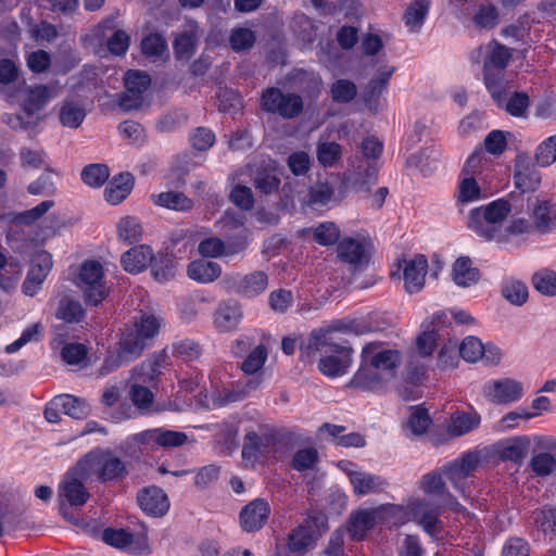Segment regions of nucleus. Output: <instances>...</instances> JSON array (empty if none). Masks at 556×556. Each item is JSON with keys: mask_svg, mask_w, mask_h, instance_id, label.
Masks as SVG:
<instances>
[{"mask_svg": "<svg viewBox=\"0 0 556 556\" xmlns=\"http://www.w3.org/2000/svg\"><path fill=\"white\" fill-rule=\"evenodd\" d=\"M305 349L307 355L320 356L317 367L330 378L343 376L352 364L353 349L345 342L336 341L329 333L313 331Z\"/></svg>", "mask_w": 556, "mask_h": 556, "instance_id": "nucleus-1", "label": "nucleus"}, {"mask_svg": "<svg viewBox=\"0 0 556 556\" xmlns=\"http://www.w3.org/2000/svg\"><path fill=\"white\" fill-rule=\"evenodd\" d=\"M78 473L99 483L121 482L129 475V463L111 448L97 447L77 462Z\"/></svg>", "mask_w": 556, "mask_h": 556, "instance_id": "nucleus-2", "label": "nucleus"}, {"mask_svg": "<svg viewBox=\"0 0 556 556\" xmlns=\"http://www.w3.org/2000/svg\"><path fill=\"white\" fill-rule=\"evenodd\" d=\"M163 318L151 312L140 311L131 323L125 325L118 345L128 359L138 358L157 337Z\"/></svg>", "mask_w": 556, "mask_h": 556, "instance_id": "nucleus-3", "label": "nucleus"}, {"mask_svg": "<svg viewBox=\"0 0 556 556\" xmlns=\"http://www.w3.org/2000/svg\"><path fill=\"white\" fill-rule=\"evenodd\" d=\"M483 56V80L494 101H502L504 71L511 58L510 50L496 40H491L485 47H479L471 54V60L479 63Z\"/></svg>", "mask_w": 556, "mask_h": 556, "instance_id": "nucleus-4", "label": "nucleus"}, {"mask_svg": "<svg viewBox=\"0 0 556 556\" xmlns=\"http://www.w3.org/2000/svg\"><path fill=\"white\" fill-rule=\"evenodd\" d=\"M511 212V204L505 199H497L484 206L472 208L469 212L467 227L480 238L502 240L503 224Z\"/></svg>", "mask_w": 556, "mask_h": 556, "instance_id": "nucleus-5", "label": "nucleus"}, {"mask_svg": "<svg viewBox=\"0 0 556 556\" xmlns=\"http://www.w3.org/2000/svg\"><path fill=\"white\" fill-rule=\"evenodd\" d=\"M403 515L400 505L384 504L374 508H361L350 514L345 530L353 541H363L377 526H395V518Z\"/></svg>", "mask_w": 556, "mask_h": 556, "instance_id": "nucleus-6", "label": "nucleus"}, {"mask_svg": "<svg viewBox=\"0 0 556 556\" xmlns=\"http://www.w3.org/2000/svg\"><path fill=\"white\" fill-rule=\"evenodd\" d=\"M51 98V90L47 86H26L21 91V109L23 114L3 113L1 119L12 129L31 130L36 127L39 119L37 113L46 106Z\"/></svg>", "mask_w": 556, "mask_h": 556, "instance_id": "nucleus-7", "label": "nucleus"}, {"mask_svg": "<svg viewBox=\"0 0 556 556\" xmlns=\"http://www.w3.org/2000/svg\"><path fill=\"white\" fill-rule=\"evenodd\" d=\"M403 515L395 518L396 525L404 522V518L418 523L426 533L432 538H438L444 532V523L439 518V507L427 500H412L403 507Z\"/></svg>", "mask_w": 556, "mask_h": 556, "instance_id": "nucleus-8", "label": "nucleus"}, {"mask_svg": "<svg viewBox=\"0 0 556 556\" xmlns=\"http://www.w3.org/2000/svg\"><path fill=\"white\" fill-rule=\"evenodd\" d=\"M261 108L267 113L292 119L303 112L304 103L298 93L283 92L279 88L269 87L262 93Z\"/></svg>", "mask_w": 556, "mask_h": 556, "instance_id": "nucleus-9", "label": "nucleus"}, {"mask_svg": "<svg viewBox=\"0 0 556 556\" xmlns=\"http://www.w3.org/2000/svg\"><path fill=\"white\" fill-rule=\"evenodd\" d=\"M87 480L78 473L77 465L64 475L58 489L60 509L64 517H67V507L80 508L89 500L90 493L84 484Z\"/></svg>", "mask_w": 556, "mask_h": 556, "instance_id": "nucleus-10", "label": "nucleus"}, {"mask_svg": "<svg viewBox=\"0 0 556 556\" xmlns=\"http://www.w3.org/2000/svg\"><path fill=\"white\" fill-rule=\"evenodd\" d=\"M103 277V267L99 262L86 261L83 263L79 271V287L88 305L98 306L108 295Z\"/></svg>", "mask_w": 556, "mask_h": 556, "instance_id": "nucleus-11", "label": "nucleus"}, {"mask_svg": "<svg viewBox=\"0 0 556 556\" xmlns=\"http://www.w3.org/2000/svg\"><path fill=\"white\" fill-rule=\"evenodd\" d=\"M480 465L479 454L466 452L460 457L442 467V472L462 495L466 496L469 479Z\"/></svg>", "mask_w": 556, "mask_h": 556, "instance_id": "nucleus-12", "label": "nucleus"}, {"mask_svg": "<svg viewBox=\"0 0 556 556\" xmlns=\"http://www.w3.org/2000/svg\"><path fill=\"white\" fill-rule=\"evenodd\" d=\"M361 358H367L378 371L383 374L386 381L394 377L396 368L402 363L400 352L384 349L381 342L367 343L362 350Z\"/></svg>", "mask_w": 556, "mask_h": 556, "instance_id": "nucleus-13", "label": "nucleus"}, {"mask_svg": "<svg viewBox=\"0 0 556 556\" xmlns=\"http://www.w3.org/2000/svg\"><path fill=\"white\" fill-rule=\"evenodd\" d=\"M523 393V384L510 378L488 381L482 388L484 397L495 404L517 402L522 397Z\"/></svg>", "mask_w": 556, "mask_h": 556, "instance_id": "nucleus-14", "label": "nucleus"}, {"mask_svg": "<svg viewBox=\"0 0 556 556\" xmlns=\"http://www.w3.org/2000/svg\"><path fill=\"white\" fill-rule=\"evenodd\" d=\"M132 441L138 445L154 447H178L184 445L188 437L185 432L168 430L165 428H154L141 431L132 435Z\"/></svg>", "mask_w": 556, "mask_h": 556, "instance_id": "nucleus-15", "label": "nucleus"}, {"mask_svg": "<svg viewBox=\"0 0 556 556\" xmlns=\"http://www.w3.org/2000/svg\"><path fill=\"white\" fill-rule=\"evenodd\" d=\"M393 66L384 65L376 76H374L363 90L362 99L365 106L374 114L380 112L384 106V100L381 99L383 91L387 90L389 81L394 73Z\"/></svg>", "mask_w": 556, "mask_h": 556, "instance_id": "nucleus-16", "label": "nucleus"}, {"mask_svg": "<svg viewBox=\"0 0 556 556\" xmlns=\"http://www.w3.org/2000/svg\"><path fill=\"white\" fill-rule=\"evenodd\" d=\"M225 281L235 293L245 299L258 296L268 287V276L263 270H255L243 276H231Z\"/></svg>", "mask_w": 556, "mask_h": 556, "instance_id": "nucleus-17", "label": "nucleus"}, {"mask_svg": "<svg viewBox=\"0 0 556 556\" xmlns=\"http://www.w3.org/2000/svg\"><path fill=\"white\" fill-rule=\"evenodd\" d=\"M52 255L40 250L36 252L30 262V267L25 281L23 282V292L28 296H34L40 290L52 268Z\"/></svg>", "mask_w": 556, "mask_h": 556, "instance_id": "nucleus-18", "label": "nucleus"}, {"mask_svg": "<svg viewBox=\"0 0 556 556\" xmlns=\"http://www.w3.org/2000/svg\"><path fill=\"white\" fill-rule=\"evenodd\" d=\"M269 515V503L264 498H255L241 508L239 514L240 527L245 532H256L266 525Z\"/></svg>", "mask_w": 556, "mask_h": 556, "instance_id": "nucleus-19", "label": "nucleus"}, {"mask_svg": "<svg viewBox=\"0 0 556 556\" xmlns=\"http://www.w3.org/2000/svg\"><path fill=\"white\" fill-rule=\"evenodd\" d=\"M137 502L141 510L151 517H163L169 509L167 494L156 485L141 489L137 493Z\"/></svg>", "mask_w": 556, "mask_h": 556, "instance_id": "nucleus-20", "label": "nucleus"}, {"mask_svg": "<svg viewBox=\"0 0 556 556\" xmlns=\"http://www.w3.org/2000/svg\"><path fill=\"white\" fill-rule=\"evenodd\" d=\"M275 444L276 438L271 433H257L254 431L248 432L244 437V443L242 446V457L244 460L255 463L269 455L273 452Z\"/></svg>", "mask_w": 556, "mask_h": 556, "instance_id": "nucleus-21", "label": "nucleus"}, {"mask_svg": "<svg viewBox=\"0 0 556 556\" xmlns=\"http://www.w3.org/2000/svg\"><path fill=\"white\" fill-rule=\"evenodd\" d=\"M514 180L521 192L534 191L541 182V174L527 155H518L515 163Z\"/></svg>", "mask_w": 556, "mask_h": 556, "instance_id": "nucleus-22", "label": "nucleus"}, {"mask_svg": "<svg viewBox=\"0 0 556 556\" xmlns=\"http://www.w3.org/2000/svg\"><path fill=\"white\" fill-rule=\"evenodd\" d=\"M386 383L384 376L367 358H361V365L349 386L361 391H377Z\"/></svg>", "mask_w": 556, "mask_h": 556, "instance_id": "nucleus-23", "label": "nucleus"}, {"mask_svg": "<svg viewBox=\"0 0 556 556\" xmlns=\"http://www.w3.org/2000/svg\"><path fill=\"white\" fill-rule=\"evenodd\" d=\"M427 269L428 261L422 254L416 255L409 261H404L403 278L408 293L421 291L425 286Z\"/></svg>", "mask_w": 556, "mask_h": 556, "instance_id": "nucleus-24", "label": "nucleus"}, {"mask_svg": "<svg viewBox=\"0 0 556 556\" xmlns=\"http://www.w3.org/2000/svg\"><path fill=\"white\" fill-rule=\"evenodd\" d=\"M338 257L341 262L359 268L368 263L369 256L363 240L344 238L337 247Z\"/></svg>", "mask_w": 556, "mask_h": 556, "instance_id": "nucleus-25", "label": "nucleus"}, {"mask_svg": "<svg viewBox=\"0 0 556 556\" xmlns=\"http://www.w3.org/2000/svg\"><path fill=\"white\" fill-rule=\"evenodd\" d=\"M532 226L540 233L556 229V204L548 200H536L531 213Z\"/></svg>", "mask_w": 556, "mask_h": 556, "instance_id": "nucleus-26", "label": "nucleus"}, {"mask_svg": "<svg viewBox=\"0 0 556 556\" xmlns=\"http://www.w3.org/2000/svg\"><path fill=\"white\" fill-rule=\"evenodd\" d=\"M243 318L241 305L233 300L223 302L214 314V324L220 332H228L238 327Z\"/></svg>", "mask_w": 556, "mask_h": 556, "instance_id": "nucleus-27", "label": "nucleus"}, {"mask_svg": "<svg viewBox=\"0 0 556 556\" xmlns=\"http://www.w3.org/2000/svg\"><path fill=\"white\" fill-rule=\"evenodd\" d=\"M153 251L147 244H140L126 251L121 262L123 268L130 274H138L143 271L153 261Z\"/></svg>", "mask_w": 556, "mask_h": 556, "instance_id": "nucleus-28", "label": "nucleus"}, {"mask_svg": "<svg viewBox=\"0 0 556 556\" xmlns=\"http://www.w3.org/2000/svg\"><path fill=\"white\" fill-rule=\"evenodd\" d=\"M169 346L159 353H154L150 358L131 369V377L144 376L142 382H154L161 375L162 369L168 365Z\"/></svg>", "mask_w": 556, "mask_h": 556, "instance_id": "nucleus-29", "label": "nucleus"}, {"mask_svg": "<svg viewBox=\"0 0 556 556\" xmlns=\"http://www.w3.org/2000/svg\"><path fill=\"white\" fill-rule=\"evenodd\" d=\"M350 482L357 496L379 493L387 486V481L378 475L361 470L350 473Z\"/></svg>", "mask_w": 556, "mask_h": 556, "instance_id": "nucleus-30", "label": "nucleus"}, {"mask_svg": "<svg viewBox=\"0 0 556 556\" xmlns=\"http://www.w3.org/2000/svg\"><path fill=\"white\" fill-rule=\"evenodd\" d=\"M480 421L481 417L476 410H456L450 417L447 432L454 438L462 437L478 428Z\"/></svg>", "mask_w": 556, "mask_h": 556, "instance_id": "nucleus-31", "label": "nucleus"}, {"mask_svg": "<svg viewBox=\"0 0 556 556\" xmlns=\"http://www.w3.org/2000/svg\"><path fill=\"white\" fill-rule=\"evenodd\" d=\"M445 317L446 314L444 312H438L432 316V320L429 325H426V323L422 324L425 330L416 341L418 352L422 356H429L433 352L437 345V327L440 324H444Z\"/></svg>", "mask_w": 556, "mask_h": 556, "instance_id": "nucleus-32", "label": "nucleus"}, {"mask_svg": "<svg viewBox=\"0 0 556 556\" xmlns=\"http://www.w3.org/2000/svg\"><path fill=\"white\" fill-rule=\"evenodd\" d=\"M134 179L129 173L119 174L104 189V199L112 205L122 203L130 193Z\"/></svg>", "mask_w": 556, "mask_h": 556, "instance_id": "nucleus-33", "label": "nucleus"}, {"mask_svg": "<svg viewBox=\"0 0 556 556\" xmlns=\"http://www.w3.org/2000/svg\"><path fill=\"white\" fill-rule=\"evenodd\" d=\"M150 266L154 280L165 283L175 277L177 261L173 254L159 253L153 255V261L150 263Z\"/></svg>", "mask_w": 556, "mask_h": 556, "instance_id": "nucleus-34", "label": "nucleus"}, {"mask_svg": "<svg viewBox=\"0 0 556 556\" xmlns=\"http://www.w3.org/2000/svg\"><path fill=\"white\" fill-rule=\"evenodd\" d=\"M187 274L192 280L201 283H210L220 276L222 268L216 262L198 260L188 265Z\"/></svg>", "mask_w": 556, "mask_h": 556, "instance_id": "nucleus-35", "label": "nucleus"}, {"mask_svg": "<svg viewBox=\"0 0 556 556\" xmlns=\"http://www.w3.org/2000/svg\"><path fill=\"white\" fill-rule=\"evenodd\" d=\"M452 277L457 286L466 288L478 282L480 273L478 268L472 266L468 256H460L453 265Z\"/></svg>", "mask_w": 556, "mask_h": 556, "instance_id": "nucleus-36", "label": "nucleus"}, {"mask_svg": "<svg viewBox=\"0 0 556 556\" xmlns=\"http://www.w3.org/2000/svg\"><path fill=\"white\" fill-rule=\"evenodd\" d=\"M430 0H415L406 8L403 15L405 26L412 33H419L429 13Z\"/></svg>", "mask_w": 556, "mask_h": 556, "instance_id": "nucleus-37", "label": "nucleus"}, {"mask_svg": "<svg viewBox=\"0 0 556 556\" xmlns=\"http://www.w3.org/2000/svg\"><path fill=\"white\" fill-rule=\"evenodd\" d=\"M530 439L526 435L513 438L501 444L500 458L513 463H520L528 454Z\"/></svg>", "mask_w": 556, "mask_h": 556, "instance_id": "nucleus-38", "label": "nucleus"}, {"mask_svg": "<svg viewBox=\"0 0 556 556\" xmlns=\"http://www.w3.org/2000/svg\"><path fill=\"white\" fill-rule=\"evenodd\" d=\"M54 405L61 406L62 414L74 419H84L90 413V407L85 400L71 394L54 396Z\"/></svg>", "mask_w": 556, "mask_h": 556, "instance_id": "nucleus-39", "label": "nucleus"}, {"mask_svg": "<svg viewBox=\"0 0 556 556\" xmlns=\"http://www.w3.org/2000/svg\"><path fill=\"white\" fill-rule=\"evenodd\" d=\"M151 199L155 205L174 211L187 212L193 207V201L179 191H167L161 192L160 194H152Z\"/></svg>", "mask_w": 556, "mask_h": 556, "instance_id": "nucleus-40", "label": "nucleus"}, {"mask_svg": "<svg viewBox=\"0 0 556 556\" xmlns=\"http://www.w3.org/2000/svg\"><path fill=\"white\" fill-rule=\"evenodd\" d=\"M345 428L343 426H337L332 424H324L320 428V432H327L334 440L336 445L343 447H362L365 445V438L358 432H350L348 434H341Z\"/></svg>", "mask_w": 556, "mask_h": 556, "instance_id": "nucleus-41", "label": "nucleus"}, {"mask_svg": "<svg viewBox=\"0 0 556 556\" xmlns=\"http://www.w3.org/2000/svg\"><path fill=\"white\" fill-rule=\"evenodd\" d=\"M508 81L503 83V94L502 101H495L500 108H504L505 111L513 116H522L529 106V97L525 92H514L508 97Z\"/></svg>", "mask_w": 556, "mask_h": 556, "instance_id": "nucleus-42", "label": "nucleus"}, {"mask_svg": "<svg viewBox=\"0 0 556 556\" xmlns=\"http://www.w3.org/2000/svg\"><path fill=\"white\" fill-rule=\"evenodd\" d=\"M143 378L144 376L131 377L134 382L129 390V397L132 404L140 410L150 408L154 401L152 391L146 386L152 382H142L141 379Z\"/></svg>", "mask_w": 556, "mask_h": 556, "instance_id": "nucleus-43", "label": "nucleus"}, {"mask_svg": "<svg viewBox=\"0 0 556 556\" xmlns=\"http://www.w3.org/2000/svg\"><path fill=\"white\" fill-rule=\"evenodd\" d=\"M55 316L68 324L79 323L85 316V311L79 301L63 296L59 302Z\"/></svg>", "mask_w": 556, "mask_h": 556, "instance_id": "nucleus-44", "label": "nucleus"}, {"mask_svg": "<svg viewBox=\"0 0 556 556\" xmlns=\"http://www.w3.org/2000/svg\"><path fill=\"white\" fill-rule=\"evenodd\" d=\"M117 236L126 244H134L141 239L142 227L138 218L125 216L117 223Z\"/></svg>", "mask_w": 556, "mask_h": 556, "instance_id": "nucleus-45", "label": "nucleus"}, {"mask_svg": "<svg viewBox=\"0 0 556 556\" xmlns=\"http://www.w3.org/2000/svg\"><path fill=\"white\" fill-rule=\"evenodd\" d=\"M85 116L84 108L75 101H65L59 112L61 124L70 128H77L83 123Z\"/></svg>", "mask_w": 556, "mask_h": 556, "instance_id": "nucleus-46", "label": "nucleus"}, {"mask_svg": "<svg viewBox=\"0 0 556 556\" xmlns=\"http://www.w3.org/2000/svg\"><path fill=\"white\" fill-rule=\"evenodd\" d=\"M169 350L173 356L184 362H192L198 359L202 353L200 344L190 339H184L174 342L169 346Z\"/></svg>", "mask_w": 556, "mask_h": 556, "instance_id": "nucleus-47", "label": "nucleus"}, {"mask_svg": "<svg viewBox=\"0 0 556 556\" xmlns=\"http://www.w3.org/2000/svg\"><path fill=\"white\" fill-rule=\"evenodd\" d=\"M267 357L268 351L266 346L258 344L248 353L245 359L241 364V370L247 375H254L262 369Z\"/></svg>", "mask_w": 556, "mask_h": 556, "instance_id": "nucleus-48", "label": "nucleus"}, {"mask_svg": "<svg viewBox=\"0 0 556 556\" xmlns=\"http://www.w3.org/2000/svg\"><path fill=\"white\" fill-rule=\"evenodd\" d=\"M330 94L337 103H350L357 94V87L352 80L338 79L331 85Z\"/></svg>", "mask_w": 556, "mask_h": 556, "instance_id": "nucleus-49", "label": "nucleus"}, {"mask_svg": "<svg viewBox=\"0 0 556 556\" xmlns=\"http://www.w3.org/2000/svg\"><path fill=\"white\" fill-rule=\"evenodd\" d=\"M197 38L192 33L184 31L178 35L174 42V53L177 60L188 61L195 52Z\"/></svg>", "mask_w": 556, "mask_h": 556, "instance_id": "nucleus-50", "label": "nucleus"}, {"mask_svg": "<svg viewBox=\"0 0 556 556\" xmlns=\"http://www.w3.org/2000/svg\"><path fill=\"white\" fill-rule=\"evenodd\" d=\"M314 543V535L309 526L301 525L289 534V548L292 552H303Z\"/></svg>", "mask_w": 556, "mask_h": 556, "instance_id": "nucleus-51", "label": "nucleus"}, {"mask_svg": "<svg viewBox=\"0 0 556 556\" xmlns=\"http://www.w3.org/2000/svg\"><path fill=\"white\" fill-rule=\"evenodd\" d=\"M110 176L109 167L104 164H89L81 170L83 181L92 187H101Z\"/></svg>", "mask_w": 556, "mask_h": 556, "instance_id": "nucleus-52", "label": "nucleus"}, {"mask_svg": "<svg viewBox=\"0 0 556 556\" xmlns=\"http://www.w3.org/2000/svg\"><path fill=\"white\" fill-rule=\"evenodd\" d=\"M532 283L536 291L544 295H556V273L551 269H542L533 274Z\"/></svg>", "mask_w": 556, "mask_h": 556, "instance_id": "nucleus-53", "label": "nucleus"}, {"mask_svg": "<svg viewBox=\"0 0 556 556\" xmlns=\"http://www.w3.org/2000/svg\"><path fill=\"white\" fill-rule=\"evenodd\" d=\"M255 34L250 28L237 27L231 30L229 43L233 51L250 50L255 43Z\"/></svg>", "mask_w": 556, "mask_h": 556, "instance_id": "nucleus-54", "label": "nucleus"}, {"mask_svg": "<svg viewBox=\"0 0 556 556\" xmlns=\"http://www.w3.org/2000/svg\"><path fill=\"white\" fill-rule=\"evenodd\" d=\"M334 189L326 181H318L309 188L308 204L314 207L326 206L332 199Z\"/></svg>", "mask_w": 556, "mask_h": 556, "instance_id": "nucleus-55", "label": "nucleus"}, {"mask_svg": "<svg viewBox=\"0 0 556 556\" xmlns=\"http://www.w3.org/2000/svg\"><path fill=\"white\" fill-rule=\"evenodd\" d=\"M534 523L545 534L551 533L556 536V507L545 506L533 513Z\"/></svg>", "mask_w": 556, "mask_h": 556, "instance_id": "nucleus-56", "label": "nucleus"}, {"mask_svg": "<svg viewBox=\"0 0 556 556\" xmlns=\"http://www.w3.org/2000/svg\"><path fill=\"white\" fill-rule=\"evenodd\" d=\"M342 156V148L334 141L320 142L317 146L318 162L325 167L333 166Z\"/></svg>", "mask_w": 556, "mask_h": 556, "instance_id": "nucleus-57", "label": "nucleus"}, {"mask_svg": "<svg viewBox=\"0 0 556 556\" xmlns=\"http://www.w3.org/2000/svg\"><path fill=\"white\" fill-rule=\"evenodd\" d=\"M503 296L514 305H522L528 299V287L519 280H508L502 288Z\"/></svg>", "mask_w": 556, "mask_h": 556, "instance_id": "nucleus-58", "label": "nucleus"}, {"mask_svg": "<svg viewBox=\"0 0 556 556\" xmlns=\"http://www.w3.org/2000/svg\"><path fill=\"white\" fill-rule=\"evenodd\" d=\"M481 197V188L475 177H465L459 181L457 190L458 203L466 204L479 200Z\"/></svg>", "mask_w": 556, "mask_h": 556, "instance_id": "nucleus-59", "label": "nucleus"}, {"mask_svg": "<svg viewBox=\"0 0 556 556\" xmlns=\"http://www.w3.org/2000/svg\"><path fill=\"white\" fill-rule=\"evenodd\" d=\"M340 238L339 227L332 223H321L314 229V240L320 245H332L338 242Z\"/></svg>", "mask_w": 556, "mask_h": 556, "instance_id": "nucleus-60", "label": "nucleus"}, {"mask_svg": "<svg viewBox=\"0 0 556 556\" xmlns=\"http://www.w3.org/2000/svg\"><path fill=\"white\" fill-rule=\"evenodd\" d=\"M318 462V452L314 447H306L296 451L292 457L291 466L298 471L314 468Z\"/></svg>", "mask_w": 556, "mask_h": 556, "instance_id": "nucleus-61", "label": "nucleus"}, {"mask_svg": "<svg viewBox=\"0 0 556 556\" xmlns=\"http://www.w3.org/2000/svg\"><path fill=\"white\" fill-rule=\"evenodd\" d=\"M141 49L148 58H160L167 50L166 40L160 34H150L142 39Z\"/></svg>", "mask_w": 556, "mask_h": 556, "instance_id": "nucleus-62", "label": "nucleus"}, {"mask_svg": "<svg viewBox=\"0 0 556 556\" xmlns=\"http://www.w3.org/2000/svg\"><path fill=\"white\" fill-rule=\"evenodd\" d=\"M431 419L429 417L427 409L421 407H415L406 421V428L414 435H420L427 431Z\"/></svg>", "mask_w": 556, "mask_h": 556, "instance_id": "nucleus-63", "label": "nucleus"}, {"mask_svg": "<svg viewBox=\"0 0 556 556\" xmlns=\"http://www.w3.org/2000/svg\"><path fill=\"white\" fill-rule=\"evenodd\" d=\"M535 160L540 166H548L556 162V135L548 137L539 144Z\"/></svg>", "mask_w": 556, "mask_h": 556, "instance_id": "nucleus-64", "label": "nucleus"}]
</instances>
